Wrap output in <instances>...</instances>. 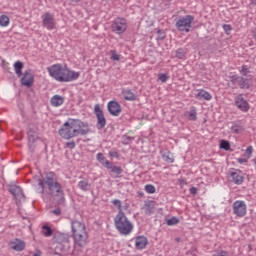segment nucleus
<instances>
[{
	"label": "nucleus",
	"instance_id": "obj_1",
	"mask_svg": "<svg viewBox=\"0 0 256 256\" xmlns=\"http://www.w3.org/2000/svg\"><path fill=\"white\" fill-rule=\"evenodd\" d=\"M38 185L40 187L39 193H45V185H47L52 197H56L58 205L65 203V193L59 182L55 181V173L49 172L43 180L39 179Z\"/></svg>",
	"mask_w": 256,
	"mask_h": 256
},
{
	"label": "nucleus",
	"instance_id": "obj_2",
	"mask_svg": "<svg viewBox=\"0 0 256 256\" xmlns=\"http://www.w3.org/2000/svg\"><path fill=\"white\" fill-rule=\"evenodd\" d=\"M58 133L62 139H73L78 135H87L89 127L79 119H70L62 125Z\"/></svg>",
	"mask_w": 256,
	"mask_h": 256
},
{
	"label": "nucleus",
	"instance_id": "obj_3",
	"mask_svg": "<svg viewBox=\"0 0 256 256\" xmlns=\"http://www.w3.org/2000/svg\"><path fill=\"white\" fill-rule=\"evenodd\" d=\"M47 71L50 77L59 83H69L79 79V72L70 70L67 65L53 64L47 68Z\"/></svg>",
	"mask_w": 256,
	"mask_h": 256
},
{
	"label": "nucleus",
	"instance_id": "obj_4",
	"mask_svg": "<svg viewBox=\"0 0 256 256\" xmlns=\"http://www.w3.org/2000/svg\"><path fill=\"white\" fill-rule=\"evenodd\" d=\"M71 229L74 244L77 247H85L89 239V234H87V228L85 227V224L79 220H72Z\"/></svg>",
	"mask_w": 256,
	"mask_h": 256
},
{
	"label": "nucleus",
	"instance_id": "obj_5",
	"mask_svg": "<svg viewBox=\"0 0 256 256\" xmlns=\"http://www.w3.org/2000/svg\"><path fill=\"white\" fill-rule=\"evenodd\" d=\"M115 227L120 235H129L133 231V224L127 219L125 213L118 212L114 220Z\"/></svg>",
	"mask_w": 256,
	"mask_h": 256
},
{
	"label": "nucleus",
	"instance_id": "obj_6",
	"mask_svg": "<svg viewBox=\"0 0 256 256\" xmlns=\"http://www.w3.org/2000/svg\"><path fill=\"white\" fill-rule=\"evenodd\" d=\"M193 21H195V17L192 15L182 16L176 19L175 27L181 33H189V31H191Z\"/></svg>",
	"mask_w": 256,
	"mask_h": 256
},
{
	"label": "nucleus",
	"instance_id": "obj_7",
	"mask_svg": "<svg viewBox=\"0 0 256 256\" xmlns=\"http://www.w3.org/2000/svg\"><path fill=\"white\" fill-rule=\"evenodd\" d=\"M54 241L57 243V249H61L64 253H67L71 249V240L69 234L57 233L54 236Z\"/></svg>",
	"mask_w": 256,
	"mask_h": 256
},
{
	"label": "nucleus",
	"instance_id": "obj_8",
	"mask_svg": "<svg viewBox=\"0 0 256 256\" xmlns=\"http://www.w3.org/2000/svg\"><path fill=\"white\" fill-rule=\"evenodd\" d=\"M111 29L116 35L125 33L127 31V20L121 17L116 18L111 24Z\"/></svg>",
	"mask_w": 256,
	"mask_h": 256
},
{
	"label": "nucleus",
	"instance_id": "obj_9",
	"mask_svg": "<svg viewBox=\"0 0 256 256\" xmlns=\"http://www.w3.org/2000/svg\"><path fill=\"white\" fill-rule=\"evenodd\" d=\"M94 114L96 115L97 119V129H105V126L107 125V118H105V114L103 113V109H101V105L96 104L94 106Z\"/></svg>",
	"mask_w": 256,
	"mask_h": 256
},
{
	"label": "nucleus",
	"instance_id": "obj_10",
	"mask_svg": "<svg viewBox=\"0 0 256 256\" xmlns=\"http://www.w3.org/2000/svg\"><path fill=\"white\" fill-rule=\"evenodd\" d=\"M253 80V75H249L248 78H243L238 75H234L231 77V81L234 84H237L240 89H250L251 88V83L250 81Z\"/></svg>",
	"mask_w": 256,
	"mask_h": 256
},
{
	"label": "nucleus",
	"instance_id": "obj_11",
	"mask_svg": "<svg viewBox=\"0 0 256 256\" xmlns=\"http://www.w3.org/2000/svg\"><path fill=\"white\" fill-rule=\"evenodd\" d=\"M233 213L236 217H245L247 215V204L243 200H237L232 205Z\"/></svg>",
	"mask_w": 256,
	"mask_h": 256
},
{
	"label": "nucleus",
	"instance_id": "obj_12",
	"mask_svg": "<svg viewBox=\"0 0 256 256\" xmlns=\"http://www.w3.org/2000/svg\"><path fill=\"white\" fill-rule=\"evenodd\" d=\"M42 25L49 31L55 29V16L49 12H46L42 16Z\"/></svg>",
	"mask_w": 256,
	"mask_h": 256
},
{
	"label": "nucleus",
	"instance_id": "obj_13",
	"mask_svg": "<svg viewBox=\"0 0 256 256\" xmlns=\"http://www.w3.org/2000/svg\"><path fill=\"white\" fill-rule=\"evenodd\" d=\"M20 81H21V85H23L24 87H32L35 81V76L33 75V71H31V69L26 70Z\"/></svg>",
	"mask_w": 256,
	"mask_h": 256
},
{
	"label": "nucleus",
	"instance_id": "obj_14",
	"mask_svg": "<svg viewBox=\"0 0 256 256\" xmlns=\"http://www.w3.org/2000/svg\"><path fill=\"white\" fill-rule=\"evenodd\" d=\"M235 105L240 111H243V113H247V111L250 109L249 102H247V100L243 97V94H239L235 97Z\"/></svg>",
	"mask_w": 256,
	"mask_h": 256
},
{
	"label": "nucleus",
	"instance_id": "obj_15",
	"mask_svg": "<svg viewBox=\"0 0 256 256\" xmlns=\"http://www.w3.org/2000/svg\"><path fill=\"white\" fill-rule=\"evenodd\" d=\"M108 111L110 115H113V117H119L122 111L121 104L117 101L108 102Z\"/></svg>",
	"mask_w": 256,
	"mask_h": 256
},
{
	"label": "nucleus",
	"instance_id": "obj_16",
	"mask_svg": "<svg viewBox=\"0 0 256 256\" xmlns=\"http://www.w3.org/2000/svg\"><path fill=\"white\" fill-rule=\"evenodd\" d=\"M9 191L18 201H25V194L20 186L10 185Z\"/></svg>",
	"mask_w": 256,
	"mask_h": 256
},
{
	"label": "nucleus",
	"instance_id": "obj_17",
	"mask_svg": "<svg viewBox=\"0 0 256 256\" xmlns=\"http://www.w3.org/2000/svg\"><path fill=\"white\" fill-rule=\"evenodd\" d=\"M10 247L11 249H13V251L21 252V251H25L26 244H25V241L19 238H16L10 242Z\"/></svg>",
	"mask_w": 256,
	"mask_h": 256
},
{
	"label": "nucleus",
	"instance_id": "obj_18",
	"mask_svg": "<svg viewBox=\"0 0 256 256\" xmlns=\"http://www.w3.org/2000/svg\"><path fill=\"white\" fill-rule=\"evenodd\" d=\"M28 141L30 151L33 153V151H35V146H33V143L37 141V132L31 128L28 130Z\"/></svg>",
	"mask_w": 256,
	"mask_h": 256
},
{
	"label": "nucleus",
	"instance_id": "obj_19",
	"mask_svg": "<svg viewBox=\"0 0 256 256\" xmlns=\"http://www.w3.org/2000/svg\"><path fill=\"white\" fill-rule=\"evenodd\" d=\"M50 103L52 107H61V105L65 103V98L61 95H54L51 98Z\"/></svg>",
	"mask_w": 256,
	"mask_h": 256
},
{
	"label": "nucleus",
	"instance_id": "obj_20",
	"mask_svg": "<svg viewBox=\"0 0 256 256\" xmlns=\"http://www.w3.org/2000/svg\"><path fill=\"white\" fill-rule=\"evenodd\" d=\"M147 243V237L145 236H138L135 239L136 249H145V247H147Z\"/></svg>",
	"mask_w": 256,
	"mask_h": 256
},
{
	"label": "nucleus",
	"instance_id": "obj_21",
	"mask_svg": "<svg viewBox=\"0 0 256 256\" xmlns=\"http://www.w3.org/2000/svg\"><path fill=\"white\" fill-rule=\"evenodd\" d=\"M122 95H123L125 101H137V95L129 89L123 90Z\"/></svg>",
	"mask_w": 256,
	"mask_h": 256
},
{
	"label": "nucleus",
	"instance_id": "obj_22",
	"mask_svg": "<svg viewBox=\"0 0 256 256\" xmlns=\"http://www.w3.org/2000/svg\"><path fill=\"white\" fill-rule=\"evenodd\" d=\"M231 181L232 183H235V185H242L243 184V176L237 172H231L230 173Z\"/></svg>",
	"mask_w": 256,
	"mask_h": 256
},
{
	"label": "nucleus",
	"instance_id": "obj_23",
	"mask_svg": "<svg viewBox=\"0 0 256 256\" xmlns=\"http://www.w3.org/2000/svg\"><path fill=\"white\" fill-rule=\"evenodd\" d=\"M196 99H205V101H211V99H213V96H211V94L205 90H200L196 94Z\"/></svg>",
	"mask_w": 256,
	"mask_h": 256
},
{
	"label": "nucleus",
	"instance_id": "obj_24",
	"mask_svg": "<svg viewBox=\"0 0 256 256\" xmlns=\"http://www.w3.org/2000/svg\"><path fill=\"white\" fill-rule=\"evenodd\" d=\"M23 67H24V65H23V62H21V61H16L14 63V71H15L17 77H23Z\"/></svg>",
	"mask_w": 256,
	"mask_h": 256
},
{
	"label": "nucleus",
	"instance_id": "obj_25",
	"mask_svg": "<svg viewBox=\"0 0 256 256\" xmlns=\"http://www.w3.org/2000/svg\"><path fill=\"white\" fill-rule=\"evenodd\" d=\"M185 116L188 117L189 121H197V108L192 106L190 111L185 113Z\"/></svg>",
	"mask_w": 256,
	"mask_h": 256
},
{
	"label": "nucleus",
	"instance_id": "obj_26",
	"mask_svg": "<svg viewBox=\"0 0 256 256\" xmlns=\"http://www.w3.org/2000/svg\"><path fill=\"white\" fill-rule=\"evenodd\" d=\"M161 157L163 159V161H165L166 163H173V157L170 151L168 150H162L160 151Z\"/></svg>",
	"mask_w": 256,
	"mask_h": 256
},
{
	"label": "nucleus",
	"instance_id": "obj_27",
	"mask_svg": "<svg viewBox=\"0 0 256 256\" xmlns=\"http://www.w3.org/2000/svg\"><path fill=\"white\" fill-rule=\"evenodd\" d=\"M97 161H99L101 163V165H103V167H105L107 169V167H109V165L111 164V162L109 160H107V158L103 155V153H98L96 156Z\"/></svg>",
	"mask_w": 256,
	"mask_h": 256
},
{
	"label": "nucleus",
	"instance_id": "obj_28",
	"mask_svg": "<svg viewBox=\"0 0 256 256\" xmlns=\"http://www.w3.org/2000/svg\"><path fill=\"white\" fill-rule=\"evenodd\" d=\"M106 169H110L111 173H113V175H115L116 177H119V175L123 173V168H121V166H113V164L111 163Z\"/></svg>",
	"mask_w": 256,
	"mask_h": 256
},
{
	"label": "nucleus",
	"instance_id": "obj_29",
	"mask_svg": "<svg viewBox=\"0 0 256 256\" xmlns=\"http://www.w3.org/2000/svg\"><path fill=\"white\" fill-rule=\"evenodd\" d=\"M144 209H145L146 215H151V213H153V209H155V202L154 201L146 202L144 205Z\"/></svg>",
	"mask_w": 256,
	"mask_h": 256
},
{
	"label": "nucleus",
	"instance_id": "obj_30",
	"mask_svg": "<svg viewBox=\"0 0 256 256\" xmlns=\"http://www.w3.org/2000/svg\"><path fill=\"white\" fill-rule=\"evenodd\" d=\"M78 187L81 191H89L91 189V184L85 180L78 182Z\"/></svg>",
	"mask_w": 256,
	"mask_h": 256
},
{
	"label": "nucleus",
	"instance_id": "obj_31",
	"mask_svg": "<svg viewBox=\"0 0 256 256\" xmlns=\"http://www.w3.org/2000/svg\"><path fill=\"white\" fill-rule=\"evenodd\" d=\"M42 229H43V235L45 236V237H51V235H53V230L51 229V227H49V226H47V225H44L43 227H42Z\"/></svg>",
	"mask_w": 256,
	"mask_h": 256
},
{
	"label": "nucleus",
	"instance_id": "obj_32",
	"mask_svg": "<svg viewBox=\"0 0 256 256\" xmlns=\"http://www.w3.org/2000/svg\"><path fill=\"white\" fill-rule=\"evenodd\" d=\"M9 25V18L7 15H1L0 16V26L1 27H7Z\"/></svg>",
	"mask_w": 256,
	"mask_h": 256
},
{
	"label": "nucleus",
	"instance_id": "obj_33",
	"mask_svg": "<svg viewBox=\"0 0 256 256\" xmlns=\"http://www.w3.org/2000/svg\"><path fill=\"white\" fill-rule=\"evenodd\" d=\"M220 149H224V151H229V149H231V144L227 140H222L220 142Z\"/></svg>",
	"mask_w": 256,
	"mask_h": 256
},
{
	"label": "nucleus",
	"instance_id": "obj_34",
	"mask_svg": "<svg viewBox=\"0 0 256 256\" xmlns=\"http://www.w3.org/2000/svg\"><path fill=\"white\" fill-rule=\"evenodd\" d=\"M185 55H187V52L183 48L176 50L177 59H185Z\"/></svg>",
	"mask_w": 256,
	"mask_h": 256
},
{
	"label": "nucleus",
	"instance_id": "obj_35",
	"mask_svg": "<svg viewBox=\"0 0 256 256\" xmlns=\"http://www.w3.org/2000/svg\"><path fill=\"white\" fill-rule=\"evenodd\" d=\"M178 223H179V218L177 217H172L166 221V225H168L169 227L173 225H178Z\"/></svg>",
	"mask_w": 256,
	"mask_h": 256
},
{
	"label": "nucleus",
	"instance_id": "obj_36",
	"mask_svg": "<svg viewBox=\"0 0 256 256\" xmlns=\"http://www.w3.org/2000/svg\"><path fill=\"white\" fill-rule=\"evenodd\" d=\"M111 59L112 61H120L121 60V55L117 54V50H111Z\"/></svg>",
	"mask_w": 256,
	"mask_h": 256
},
{
	"label": "nucleus",
	"instance_id": "obj_37",
	"mask_svg": "<svg viewBox=\"0 0 256 256\" xmlns=\"http://www.w3.org/2000/svg\"><path fill=\"white\" fill-rule=\"evenodd\" d=\"M240 73H241V75H243L244 77H247V78H249V75H251V74H249V73H251V71H249V68L246 65L242 66Z\"/></svg>",
	"mask_w": 256,
	"mask_h": 256
},
{
	"label": "nucleus",
	"instance_id": "obj_38",
	"mask_svg": "<svg viewBox=\"0 0 256 256\" xmlns=\"http://www.w3.org/2000/svg\"><path fill=\"white\" fill-rule=\"evenodd\" d=\"M113 205L117 207L119 213H123V209L121 208V200L115 199L112 201Z\"/></svg>",
	"mask_w": 256,
	"mask_h": 256
},
{
	"label": "nucleus",
	"instance_id": "obj_39",
	"mask_svg": "<svg viewBox=\"0 0 256 256\" xmlns=\"http://www.w3.org/2000/svg\"><path fill=\"white\" fill-rule=\"evenodd\" d=\"M251 155H253V146H248L245 151V157L251 159Z\"/></svg>",
	"mask_w": 256,
	"mask_h": 256
},
{
	"label": "nucleus",
	"instance_id": "obj_40",
	"mask_svg": "<svg viewBox=\"0 0 256 256\" xmlns=\"http://www.w3.org/2000/svg\"><path fill=\"white\" fill-rule=\"evenodd\" d=\"M145 191H146V193L153 194V193H155V186H153L151 184H147L145 186Z\"/></svg>",
	"mask_w": 256,
	"mask_h": 256
},
{
	"label": "nucleus",
	"instance_id": "obj_41",
	"mask_svg": "<svg viewBox=\"0 0 256 256\" xmlns=\"http://www.w3.org/2000/svg\"><path fill=\"white\" fill-rule=\"evenodd\" d=\"M158 78H159V81H161L162 83H167L169 76H167V74H159Z\"/></svg>",
	"mask_w": 256,
	"mask_h": 256
},
{
	"label": "nucleus",
	"instance_id": "obj_42",
	"mask_svg": "<svg viewBox=\"0 0 256 256\" xmlns=\"http://www.w3.org/2000/svg\"><path fill=\"white\" fill-rule=\"evenodd\" d=\"M109 156L114 158V159H119V152L117 151H110Z\"/></svg>",
	"mask_w": 256,
	"mask_h": 256
},
{
	"label": "nucleus",
	"instance_id": "obj_43",
	"mask_svg": "<svg viewBox=\"0 0 256 256\" xmlns=\"http://www.w3.org/2000/svg\"><path fill=\"white\" fill-rule=\"evenodd\" d=\"M231 131L232 133H236V134L241 133V129L239 128V126H232Z\"/></svg>",
	"mask_w": 256,
	"mask_h": 256
},
{
	"label": "nucleus",
	"instance_id": "obj_44",
	"mask_svg": "<svg viewBox=\"0 0 256 256\" xmlns=\"http://www.w3.org/2000/svg\"><path fill=\"white\" fill-rule=\"evenodd\" d=\"M66 147H68L69 149H75V142L74 141L67 142Z\"/></svg>",
	"mask_w": 256,
	"mask_h": 256
},
{
	"label": "nucleus",
	"instance_id": "obj_45",
	"mask_svg": "<svg viewBox=\"0 0 256 256\" xmlns=\"http://www.w3.org/2000/svg\"><path fill=\"white\" fill-rule=\"evenodd\" d=\"M223 29L226 33H229V31H231V25L229 24H224L223 25Z\"/></svg>",
	"mask_w": 256,
	"mask_h": 256
},
{
	"label": "nucleus",
	"instance_id": "obj_46",
	"mask_svg": "<svg viewBox=\"0 0 256 256\" xmlns=\"http://www.w3.org/2000/svg\"><path fill=\"white\" fill-rule=\"evenodd\" d=\"M159 36L158 39L163 40L165 39V32H162L161 30H158Z\"/></svg>",
	"mask_w": 256,
	"mask_h": 256
},
{
	"label": "nucleus",
	"instance_id": "obj_47",
	"mask_svg": "<svg viewBox=\"0 0 256 256\" xmlns=\"http://www.w3.org/2000/svg\"><path fill=\"white\" fill-rule=\"evenodd\" d=\"M237 162L240 163L241 165H243V163H247V159L246 158H238Z\"/></svg>",
	"mask_w": 256,
	"mask_h": 256
},
{
	"label": "nucleus",
	"instance_id": "obj_48",
	"mask_svg": "<svg viewBox=\"0 0 256 256\" xmlns=\"http://www.w3.org/2000/svg\"><path fill=\"white\" fill-rule=\"evenodd\" d=\"M190 193H191V195H197V188L196 187H191L190 188Z\"/></svg>",
	"mask_w": 256,
	"mask_h": 256
},
{
	"label": "nucleus",
	"instance_id": "obj_49",
	"mask_svg": "<svg viewBox=\"0 0 256 256\" xmlns=\"http://www.w3.org/2000/svg\"><path fill=\"white\" fill-rule=\"evenodd\" d=\"M213 256H229V255H227L226 251H221L220 253L214 254Z\"/></svg>",
	"mask_w": 256,
	"mask_h": 256
},
{
	"label": "nucleus",
	"instance_id": "obj_50",
	"mask_svg": "<svg viewBox=\"0 0 256 256\" xmlns=\"http://www.w3.org/2000/svg\"><path fill=\"white\" fill-rule=\"evenodd\" d=\"M52 213H54V215H61V209H55Z\"/></svg>",
	"mask_w": 256,
	"mask_h": 256
},
{
	"label": "nucleus",
	"instance_id": "obj_51",
	"mask_svg": "<svg viewBox=\"0 0 256 256\" xmlns=\"http://www.w3.org/2000/svg\"><path fill=\"white\" fill-rule=\"evenodd\" d=\"M131 139H133V138L127 136V137L124 139V141H125V143L127 144V143H129V142L131 141Z\"/></svg>",
	"mask_w": 256,
	"mask_h": 256
},
{
	"label": "nucleus",
	"instance_id": "obj_52",
	"mask_svg": "<svg viewBox=\"0 0 256 256\" xmlns=\"http://www.w3.org/2000/svg\"><path fill=\"white\" fill-rule=\"evenodd\" d=\"M251 3H252L253 5H256V0H251Z\"/></svg>",
	"mask_w": 256,
	"mask_h": 256
},
{
	"label": "nucleus",
	"instance_id": "obj_53",
	"mask_svg": "<svg viewBox=\"0 0 256 256\" xmlns=\"http://www.w3.org/2000/svg\"><path fill=\"white\" fill-rule=\"evenodd\" d=\"M33 256H39L38 254H34Z\"/></svg>",
	"mask_w": 256,
	"mask_h": 256
},
{
	"label": "nucleus",
	"instance_id": "obj_54",
	"mask_svg": "<svg viewBox=\"0 0 256 256\" xmlns=\"http://www.w3.org/2000/svg\"><path fill=\"white\" fill-rule=\"evenodd\" d=\"M176 241H179V238H177Z\"/></svg>",
	"mask_w": 256,
	"mask_h": 256
}]
</instances>
